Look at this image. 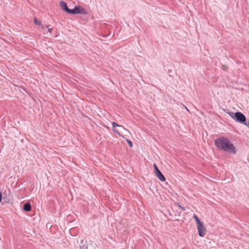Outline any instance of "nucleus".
Segmentation results:
<instances>
[{"label": "nucleus", "mask_w": 249, "mask_h": 249, "mask_svg": "<svg viewBox=\"0 0 249 249\" xmlns=\"http://www.w3.org/2000/svg\"><path fill=\"white\" fill-rule=\"evenodd\" d=\"M34 20L35 24L39 25L41 24V22L36 18H35Z\"/></svg>", "instance_id": "obj_11"}, {"label": "nucleus", "mask_w": 249, "mask_h": 249, "mask_svg": "<svg viewBox=\"0 0 249 249\" xmlns=\"http://www.w3.org/2000/svg\"><path fill=\"white\" fill-rule=\"evenodd\" d=\"M177 206H178V208H179L180 209H181L182 211H185V208H184L183 207L181 206L179 203H178L177 204Z\"/></svg>", "instance_id": "obj_13"}, {"label": "nucleus", "mask_w": 249, "mask_h": 249, "mask_svg": "<svg viewBox=\"0 0 249 249\" xmlns=\"http://www.w3.org/2000/svg\"><path fill=\"white\" fill-rule=\"evenodd\" d=\"M112 127H113V131L115 133H116L118 134V135H120V133H119V132H118V130H116V129H114V128H115V127H122V128L124 130H125V131H128H128L127 129H126L122 125L118 124H117L116 123H115V122H113L112 123Z\"/></svg>", "instance_id": "obj_7"}, {"label": "nucleus", "mask_w": 249, "mask_h": 249, "mask_svg": "<svg viewBox=\"0 0 249 249\" xmlns=\"http://www.w3.org/2000/svg\"><path fill=\"white\" fill-rule=\"evenodd\" d=\"M23 209L26 212H30L31 210V205L29 202L26 203L24 204Z\"/></svg>", "instance_id": "obj_9"}, {"label": "nucleus", "mask_w": 249, "mask_h": 249, "mask_svg": "<svg viewBox=\"0 0 249 249\" xmlns=\"http://www.w3.org/2000/svg\"><path fill=\"white\" fill-rule=\"evenodd\" d=\"M214 144L220 150H222L233 154L236 153L235 147L227 138L219 137L215 140Z\"/></svg>", "instance_id": "obj_1"}, {"label": "nucleus", "mask_w": 249, "mask_h": 249, "mask_svg": "<svg viewBox=\"0 0 249 249\" xmlns=\"http://www.w3.org/2000/svg\"><path fill=\"white\" fill-rule=\"evenodd\" d=\"M234 120L242 124H245L246 118L245 116L240 112H237L234 113Z\"/></svg>", "instance_id": "obj_3"}, {"label": "nucleus", "mask_w": 249, "mask_h": 249, "mask_svg": "<svg viewBox=\"0 0 249 249\" xmlns=\"http://www.w3.org/2000/svg\"><path fill=\"white\" fill-rule=\"evenodd\" d=\"M1 198H2V194L0 192V202H1Z\"/></svg>", "instance_id": "obj_16"}, {"label": "nucleus", "mask_w": 249, "mask_h": 249, "mask_svg": "<svg viewBox=\"0 0 249 249\" xmlns=\"http://www.w3.org/2000/svg\"><path fill=\"white\" fill-rule=\"evenodd\" d=\"M244 124L247 125L249 128V122H248L247 123L246 121L245 122V124Z\"/></svg>", "instance_id": "obj_15"}, {"label": "nucleus", "mask_w": 249, "mask_h": 249, "mask_svg": "<svg viewBox=\"0 0 249 249\" xmlns=\"http://www.w3.org/2000/svg\"><path fill=\"white\" fill-rule=\"evenodd\" d=\"M234 113H233V112H229V114L230 115V116L232 118H233L234 120Z\"/></svg>", "instance_id": "obj_14"}, {"label": "nucleus", "mask_w": 249, "mask_h": 249, "mask_svg": "<svg viewBox=\"0 0 249 249\" xmlns=\"http://www.w3.org/2000/svg\"><path fill=\"white\" fill-rule=\"evenodd\" d=\"M126 141H127L129 147H132L133 146V143H132V142L129 140H127Z\"/></svg>", "instance_id": "obj_12"}, {"label": "nucleus", "mask_w": 249, "mask_h": 249, "mask_svg": "<svg viewBox=\"0 0 249 249\" xmlns=\"http://www.w3.org/2000/svg\"><path fill=\"white\" fill-rule=\"evenodd\" d=\"M193 218L196 220L197 225L199 223L202 222V221H201L199 220V219L198 218V217L196 215L194 214L193 215Z\"/></svg>", "instance_id": "obj_10"}, {"label": "nucleus", "mask_w": 249, "mask_h": 249, "mask_svg": "<svg viewBox=\"0 0 249 249\" xmlns=\"http://www.w3.org/2000/svg\"><path fill=\"white\" fill-rule=\"evenodd\" d=\"M154 168L155 169V173L157 177L161 181H164L165 180V178L158 169L155 164H154Z\"/></svg>", "instance_id": "obj_5"}, {"label": "nucleus", "mask_w": 249, "mask_h": 249, "mask_svg": "<svg viewBox=\"0 0 249 249\" xmlns=\"http://www.w3.org/2000/svg\"><path fill=\"white\" fill-rule=\"evenodd\" d=\"M198 234L200 237H204L206 234V229L203 225V222L197 225Z\"/></svg>", "instance_id": "obj_4"}, {"label": "nucleus", "mask_w": 249, "mask_h": 249, "mask_svg": "<svg viewBox=\"0 0 249 249\" xmlns=\"http://www.w3.org/2000/svg\"><path fill=\"white\" fill-rule=\"evenodd\" d=\"M61 8L67 13L70 14L71 9H69L67 5V3L63 1H61L59 2Z\"/></svg>", "instance_id": "obj_6"}, {"label": "nucleus", "mask_w": 249, "mask_h": 249, "mask_svg": "<svg viewBox=\"0 0 249 249\" xmlns=\"http://www.w3.org/2000/svg\"><path fill=\"white\" fill-rule=\"evenodd\" d=\"M80 249H88L87 241L82 239L80 241Z\"/></svg>", "instance_id": "obj_8"}, {"label": "nucleus", "mask_w": 249, "mask_h": 249, "mask_svg": "<svg viewBox=\"0 0 249 249\" xmlns=\"http://www.w3.org/2000/svg\"><path fill=\"white\" fill-rule=\"evenodd\" d=\"M70 14H83V15H87L88 12L87 11L82 7L79 5L75 6L74 8L73 9H71V11L70 13Z\"/></svg>", "instance_id": "obj_2"}, {"label": "nucleus", "mask_w": 249, "mask_h": 249, "mask_svg": "<svg viewBox=\"0 0 249 249\" xmlns=\"http://www.w3.org/2000/svg\"><path fill=\"white\" fill-rule=\"evenodd\" d=\"M47 28H48V30H49V32H52V29H49V27H48V26H47Z\"/></svg>", "instance_id": "obj_17"}]
</instances>
